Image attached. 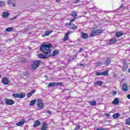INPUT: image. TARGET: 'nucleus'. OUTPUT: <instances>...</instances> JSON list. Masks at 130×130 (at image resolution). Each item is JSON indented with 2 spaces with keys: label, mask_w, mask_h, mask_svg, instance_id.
Instances as JSON below:
<instances>
[{
  "label": "nucleus",
  "mask_w": 130,
  "mask_h": 130,
  "mask_svg": "<svg viewBox=\"0 0 130 130\" xmlns=\"http://www.w3.org/2000/svg\"><path fill=\"white\" fill-rule=\"evenodd\" d=\"M4 101L6 105H13V104H15V101L12 99L5 98Z\"/></svg>",
  "instance_id": "nucleus-4"
},
{
  "label": "nucleus",
  "mask_w": 130,
  "mask_h": 130,
  "mask_svg": "<svg viewBox=\"0 0 130 130\" xmlns=\"http://www.w3.org/2000/svg\"><path fill=\"white\" fill-rule=\"evenodd\" d=\"M119 103V101L118 100V98H115L114 101L112 102V104L114 105H117Z\"/></svg>",
  "instance_id": "nucleus-22"
},
{
  "label": "nucleus",
  "mask_w": 130,
  "mask_h": 130,
  "mask_svg": "<svg viewBox=\"0 0 130 130\" xmlns=\"http://www.w3.org/2000/svg\"><path fill=\"white\" fill-rule=\"evenodd\" d=\"M119 9H123V5H122L121 6H120Z\"/></svg>",
  "instance_id": "nucleus-52"
},
{
  "label": "nucleus",
  "mask_w": 130,
  "mask_h": 130,
  "mask_svg": "<svg viewBox=\"0 0 130 130\" xmlns=\"http://www.w3.org/2000/svg\"><path fill=\"white\" fill-rule=\"evenodd\" d=\"M94 84L96 85V86H101L102 85H103V82L102 81H98L95 82H94Z\"/></svg>",
  "instance_id": "nucleus-19"
},
{
  "label": "nucleus",
  "mask_w": 130,
  "mask_h": 130,
  "mask_svg": "<svg viewBox=\"0 0 130 130\" xmlns=\"http://www.w3.org/2000/svg\"><path fill=\"white\" fill-rule=\"evenodd\" d=\"M27 29H24V32H27Z\"/></svg>",
  "instance_id": "nucleus-58"
},
{
  "label": "nucleus",
  "mask_w": 130,
  "mask_h": 130,
  "mask_svg": "<svg viewBox=\"0 0 130 130\" xmlns=\"http://www.w3.org/2000/svg\"><path fill=\"white\" fill-rule=\"evenodd\" d=\"M45 78H46V79H48V76H47V75H45Z\"/></svg>",
  "instance_id": "nucleus-57"
},
{
  "label": "nucleus",
  "mask_w": 130,
  "mask_h": 130,
  "mask_svg": "<svg viewBox=\"0 0 130 130\" xmlns=\"http://www.w3.org/2000/svg\"><path fill=\"white\" fill-rule=\"evenodd\" d=\"M41 122L39 121V120H37L35 121L34 124V127H37V126H39V125H41Z\"/></svg>",
  "instance_id": "nucleus-15"
},
{
  "label": "nucleus",
  "mask_w": 130,
  "mask_h": 130,
  "mask_svg": "<svg viewBox=\"0 0 130 130\" xmlns=\"http://www.w3.org/2000/svg\"><path fill=\"white\" fill-rule=\"evenodd\" d=\"M78 27L75 24H72V27L71 28L72 30H76Z\"/></svg>",
  "instance_id": "nucleus-36"
},
{
  "label": "nucleus",
  "mask_w": 130,
  "mask_h": 130,
  "mask_svg": "<svg viewBox=\"0 0 130 130\" xmlns=\"http://www.w3.org/2000/svg\"><path fill=\"white\" fill-rule=\"evenodd\" d=\"M95 75L96 76H102V72H96L95 73Z\"/></svg>",
  "instance_id": "nucleus-39"
},
{
  "label": "nucleus",
  "mask_w": 130,
  "mask_h": 130,
  "mask_svg": "<svg viewBox=\"0 0 130 130\" xmlns=\"http://www.w3.org/2000/svg\"><path fill=\"white\" fill-rule=\"evenodd\" d=\"M102 76H108V71L102 72Z\"/></svg>",
  "instance_id": "nucleus-31"
},
{
  "label": "nucleus",
  "mask_w": 130,
  "mask_h": 130,
  "mask_svg": "<svg viewBox=\"0 0 130 130\" xmlns=\"http://www.w3.org/2000/svg\"><path fill=\"white\" fill-rule=\"evenodd\" d=\"M0 104H2V105H5V103L4 102V101L2 100V98H1Z\"/></svg>",
  "instance_id": "nucleus-43"
},
{
  "label": "nucleus",
  "mask_w": 130,
  "mask_h": 130,
  "mask_svg": "<svg viewBox=\"0 0 130 130\" xmlns=\"http://www.w3.org/2000/svg\"><path fill=\"white\" fill-rule=\"evenodd\" d=\"M25 96L26 93H25V92L21 93L19 94V98H21V99H23V98H25Z\"/></svg>",
  "instance_id": "nucleus-28"
},
{
  "label": "nucleus",
  "mask_w": 130,
  "mask_h": 130,
  "mask_svg": "<svg viewBox=\"0 0 130 130\" xmlns=\"http://www.w3.org/2000/svg\"><path fill=\"white\" fill-rule=\"evenodd\" d=\"M63 41H66V35H64V38L63 39Z\"/></svg>",
  "instance_id": "nucleus-55"
},
{
  "label": "nucleus",
  "mask_w": 130,
  "mask_h": 130,
  "mask_svg": "<svg viewBox=\"0 0 130 130\" xmlns=\"http://www.w3.org/2000/svg\"><path fill=\"white\" fill-rule=\"evenodd\" d=\"M90 105H96V101H93L92 102H89Z\"/></svg>",
  "instance_id": "nucleus-37"
},
{
  "label": "nucleus",
  "mask_w": 130,
  "mask_h": 130,
  "mask_svg": "<svg viewBox=\"0 0 130 130\" xmlns=\"http://www.w3.org/2000/svg\"><path fill=\"white\" fill-rule=\"evenodd\" d=\"M35 92H36V90H35V89L31 90L29 92H28L26 94L27 98H30L31 97V96H32V95H33V94H34V93H35Z\"/></svg>",
  "instance_id": "nucleus-13"
},
{
  "label": "nucleus",
  "mask_w": 130,
  "mask_h": 130,
  "mask_svg": "<svg viewBox=\"0 0 130 130\" xmlns=\"http://www.w3.org/2000/svg\"><path fill=\"white\" fill-rule=\"evenodd\" d=\"M103 33V29H94L91 31L90 34V37H94V36H97L98 35H100Z\"/></svg>",
  "instance_id": "nucleus-2"
},
{
  "label": "nucleus",
  "mask_w": 130,
  "mask_h": 130,
  "mask_svg": "<svg viewBox=\"0 0 130 130\" xmlns=\"http://www.w3.org/2000/svg\"><path fill=\"white\" fill-rule=\"evenodd\" d=\"M10 16V13L8 12H4L2 13V17L3 18H8Z\"/></svg>",
  "instance_id": "nucleus-16"
},
{
  "label": "nucleus",
  "mask_w": 130,
  "mask_h": 130,
  "mask_svg": "<svg viewBox=\"0 0 130 130\" xmlns=\"http://www.w3.org/2000/svg\"><path fill=\"white\" fill-rule=\"evenodd\" d=\"M110 61H111L110 58H107V60L104 62V64L105 66H108V64H110Z\"/></svg>",
  "instance_id": "nucleus-18"
},
{
  "label": "nucleus",
  "mask_w": 130,
  "mask_h": 130,
  "mask_svg": "<svg viewBox=\"0 0 130 130\" xmlns=\"http://www.w3.org/2000/svg\"><path fill=\"white\" fill-rule=\"evenodd\" d=\"M81 56H85V55H84V54H82Z\"/></svg>",
  "instance_id": "nucleus-60"
},
{
  "label": "nucleus",
  "mask_w": 130,
  "mask_h": 130,
  "mask_svg": "<svg viewBox=\"0 0 130 130\" xmlns=\"http://www.w3.org/2000/svg\"><path fill=\"white\" fill-rule=\"evenodd\" d=\"M0 100H1V97H0Z\"/></svg>",
  "instance_id": "nucleus-62"
},
{
  "label": "nucleus",
  "mask_w": 130,
  "mask_h": 130,
  "mask_svg": "<svg viewBox=\"0 0 130 130\" xmlns=\"http://www.w3.org/2000/svg\"><path fill=\"white\" fill-rule=\"evenodd\" d=\"M72 26H73V23L71 22L66 23V27H67V28H69V29H72Z\"/></svg>",
  "instance_id": "nucleus-25"
},
{
  "label": "nucleus",
  "mask_w": 130,
  "mask_h": 130,
  "mask_svg": "<svg viewBox=\"0 0 130 130\" xmlns=\"http://www.w3.org/2000/svg\"><path fill=\"white\" fill-rule=\"evenodd\" d=\"M77 13L76 12H75V11H73V12H72V13H71V16H72V17H73V18H74V19H76L77 18Z\"/></svg>",
  "instance_id": "nucleus-26"
},
{
  "label": "nucleus",
  "mask_w": 130,
  "mask_h": 130,
  "mask_svg": "<svg viewBox=\"0 0 130 130\" xmlns=\"http://www.w3.org/2000/svg\"><path fill=\"white\" fill-rule=\"evenodd\" d=\"M53 31L52 30H47L45 32V34L42 35V37H45V36H48L49 34H51Z\"/></svg>",
  "instance_id": "nucleus-14"
},
{
  "label": "nucleus",
  "mask_w": 130,
  "mask_h": 130,
  "mask_svg": "<svg viewBox=\"0 0 130 130\" xmlns=\"http://www.w3.org/2000/svg\"><path fill=\"white\" fill-rule=\"evenodd\" d=\"M13 30V27H8L6 29L7 32H12Z\"/></svg>",
  "instance_id": "nucleus-34"
},
{
  "label": "nucleus",
  "mask_w": 130,
  "mask_h": 130,
  "mask_svg": "<svg viewBox=\"0 0 130 130\" xmlns=\"http://www.w3.org/2000/svg\"><path fill=\"white\" fill-rule=\"evenodd\" d=\"M55 2H56V3H59V2H60V0H55Z\"/></svg>",
  "instance_id": "nucleus-56"
},
{
  "label": "nucleus",
  "mask_w": 130,
  "mask_h": 130,
  "mask_svg": "<svg viewBox=\"0 0 130 130\" xmlns=\"http://www.w3.org/2000/svg\"><path fill=\"white\" fill-rule=\"evenodd\" d=\"M35 103H36V100L31 101L29 104V106H34V105H35Z\"/></svg>",
  "instance_id": "nucleus-27"
},
{
  "label": "nucleus",
  "mask_w": 130,
  "mask_h": 130,
  "mask_svg": "<svg viewBox=\"0 0 130 130\" xmlns=\"http://www.w3.org/2000/svg\"><path fill=\"white\" fill-rule=\"evenodd\" d=\"M17 17H18V15L15 16L14 17L11 18L10 20H16V19H17Z\"/></svg>",
  "instance_id": "nucleus-47"
},
{
  "label": "nucleus",
  "mask_w": 130,
  "mask_h": 130,
  "mask_svg": "<svg viewBox=\"0 0 130 130\" xmlns=\"http://www.w3.org/2000/svg\"><path fill=\"white\" fill-rule=\"evenodd\" d=\"M122 90L124 92H126V91H127V84L126 83L123 84Z\"/></svg>",
  "instance_id": "nucleus-20"
},
{
  "label": "nucleus",
  "mask_w": 130,
  "mask_h": 130,
  "mask_svg": "<svg viewBox=\"0 0 130 130\" xmlns=\"http://www.w3.org/2000/svg\"><path fill=\"white\" fill-rule=\"evenodd\" d=\"M122 70L125 72V71L127 70V62L125 60L123 61V65L122 67Z\"/></svg>",
  "instance_id": "nucleus-12"
},
{
  "label": "nucleus",
  "mask_w": 130,
  "mask_h": 130,
  "mask_svg": "<svg viewBox=\"0 0 130 130\" xmlns=\"http://www.w3.org/2000/svg\"><path fill=\"white\" fill-rule=\"evenodd\" d=\"M126 125H130V118H128L125 122Z\"/></svg>",
  "instance_id": "nucleus-33"
},
{
  "label": "nucleus",
  "mask_w": 130,
  "mask_h": 130,
  "mask_svg": "<svg viewBox=\"0 0 130 130\" xmlns=\"http://www.w3.org/2000/svg\"><path fill=\"white\" fill-rule=\"evenodd\" d=\"M61 85H62V83L61 82H51L48 85V87H54L55 86H61Z\"/></svg>",
  "instance_id": "nucleus-7"
},
{
  "label": "nucleus",
  "mask_w": 130,
  "mask_h": 130,
  "mask_svg": "<svg viewBox=\"0 0 130 130\" xmlns=\"http://www.w3.org/2000/svg\"><path fill=\"white\" fill-rule=\"evenodd\" d=\"M12 7H16V4L14 3H12Z\"/></svg>",
  "instance_id": "nucleus-51"
},
{
  "label": "nucleus",
  "mask_w": 130,
  "mask_h": 130,
  "mask_svg": "<svg viewBox=\"0 0 130 130\" xmlns=\"http://www.w3.org/2000/svg\"><path fill=\"white\" fill-rule=\"evenodd\" d=\"M96 130H108V128H96Z\"/></svg>",
  "instance_id": "nucleus-42"
},
{
  "label": "nucleus",
  "mask_w": 130,
  "mask_h": 130,
  "mask_svg": "<svg viewBox=\"0 0 130 130\" xmlns=\"http://www.w3.org/2000/svg\"><path fill=\"white\" fill-rule=\"evenodd\" d=\"M81 0H73L74 4H78V3H80Z\"/></svg>",
  "instance_id": "nucleus-40"
},
{
  "label": "nucleus",
  "mask_w": 130,
  "mask_h": 130,
  "mask_svg": "<svg viewBox=\"0 0 130 130\" xmlns=\"http://www.w3.org/2000/svg\"><path fill=\"white\" fill-rule=\"evenodd\" d=\"M57 54H58V50L55 49L53 51L51 54V50H50V53H49V57H52V56H55Z\"/></svg>",
  "instance_id": "nucleus-8"
},
{
  "label": "nucleus",
  "mask_w": 130,
  "mask_h": 130,
  "mask_svg": "<svg viewBox=\"0 0 130 130\" xmlns=\"http://www.w3.org/2000/svg\"><path fill=\"white\" fill-rule=\"evenodd\" d=\"M47 113H48L49 114H51V111H50V110H48L47 111Z\"/></svg>",
  "instance_id": "nucleus-50"
},
{
  "label": "nucleus",
  "mask_w": 130,
  "mask_h": 130,
  "mask_svg": "<svg viewBox=\"0 0 130 130\" xmlns=\"http://www.w3.org/2000/svg\"><path fill=\"white\" fill-rule=\"evenodd\" d=\"M6 5V2L4 1H0V8H2V7H5Z\"/></svg>",
  "instance_id": "nucleus-30"
},
{
  "label": "nucleus",
  "mask_w": 130,
  "mask_h": 130,
  "mask_svg": "<svg viewBox=\"0 0 130 130\" xmlns=\"http://www.w3.org/2000/svg\"><path fill=\"white\" fill-rule=\"evenodd\" d=\"M2 82L3 84H4V85H8V84L9 83V79H8L7 77H4L2 78Z\"/></svg>",
  "instance_id": "nucleus-10"
},
{
  "label": "nucleus",
  "mask_w": 130,
  "mask_h": 130,
  "mask_svg": "<svg viewBox=\"0 0 130 130\" xmlns=\"http://www.w3.org/2000/svg\"><path fill=\"white\" fill-rule=\"evenodd\" d=\"M81 37L83 39H87L88 38V34L84 32V31H82L81 32Z\"/></svg>",
  "instance_id": "nucleus-11"
},
{
  "label": "nucleus",
  "mask_w": 130,
  "mask_h": 130,
  "mask_svg": "<svg viewBox=\"0 0 130 130\" xmlns=\"http://www.w3.org/2000/svg\"><path fill=\"white\" fill-rule=\"evenodd\" d=\"M24 123L25 120H22L20 122L17 123L16 125H18V126H21V125H23Z\"/></svg>",
  "instance_id": "nucleus-24"
},
{
  "label": "nucleus",
  "mask_w": 130,
  "mask_h": 130,
  "mask_svg": "<svg viewBox=\"0 0 130 130\" xmlns=\"http://www.w3.org/2000/svg\"><path fill=\"white\" fill-rule=\"evenodd\" d=\"M118 116H119V113H117L113 115V118L115 119H116V118H117Z\"/></svg>",
  "instance_id": "nucleus-29"
},
{
  "label": "nucleus",
  "mask_w": 130,
  "mask_h": 130,
  "mask_svg": "<svg viewBox=\"0 0 130 130\" xmlns=\"http://www.w3.org/2000/svg\"><path fill=\"white\" fill-rule=\"evenodd\" d=\"M103 63L101 62H96L95 63V67H100L102 64H103Z\"/></svg>",
  "instance_id": "nucleus-35"
},
{
  "label": "nucleus",
  "mask_w": 130,
  "mask_h": 130,
  "mask_svg": "<svg viewBox=\"0 0 130 130\" xmlns=\"http://www.w3.org/2000/svg\"><path fill=\"white\" fill-rule=\"evenodd\" d=\"M53 46L51 44H42L40 47V51H42L43 54H40L39 57L40 58L45 59L49 57V53L50 52V48H52Z\"/></svg>",
  "instance_id": "nucleus-1"
},
{
  "label": "nucleus",
  "mask_w": 130,
  "mask_h": 130,
  "mask_svg": "<svg viewBox=\"0 0 130 130\" xmlns=\"http://www.w3.org/2000/svg\"><path fill=\"white\" fill-rule=\"evenodd\" d=\"M79 67H85V66H84V64H80L79 65Z\"/></svg>",
  "instance_id": "nucleus-53"
},
{
  "label": "nucleus",
  "mask_w": 130,
  "mask_h": 130,
  "mask_svg": "<svg viewBox=\"0 0 130 130\" xmlns=\"http://www.w3.org/2000/svg\"><path fill=\"white\" fill-rule=\"evenodd\" d=\"M73 33V31H68L66 34V41L69 40V35L70 34H72Z\"/></svg>",
  "instance_id": "nucleus-21"
},
{
  "label": "nucleus",
  "mask_w": 130,
  "mask_h": 130,
  "mask_svg": "<svg viewBox=\"0 0 130 130\" xmlns=\"http://www.w3.org/2000/svg\"><path fill=\"white\" fill-rule=\"evenodd\" d=\"M41 130H47V123L44 122L43 123V125L41 128Z\"/></svg>",
  "instance_id": "nucleus-17"
},
{
  "label": "nucleus",
  "mask_w": 130,
  "mask_h": 130,
  "mask_svg": "<svg viewBox=\"0 0 130 130\" xmlns=\"http://www.w3.org/2000/svg\"><path fill=\"white\" fill-rule=\"evenodd\" d=\"M83 50H84V48H80L79 50V53H81Z\"/></svg>",
  "instance_id": "nucleus-45"
},
{
  "label": "nucleus",
  "mask_w": 130,
  "mask_h": 130,
  "mask_svg": "<svg viewBox=\"0 0 130 130\" xmlns=\"http://www.w3.org/2000/svg\"><path fill=\"white\" fill-rule=\"evenodd\" d=\"M40 63H41V61L39 60H34L33 63L31 65V69L32 70H36V69L40 66Z\"/></svg>",
  "instance_id": "nucleus-3"
},
{
  "label": "nucleus",
  "mask_w": 130,
  "mask_h": 130,
  "mask_svg": "<svg viewBox=\"0 0 130 130\" xmlns=\"http://www.w3.org/2000/svg\"><path fill=\"white\" fill-rule=\"evenodd\" d=\"M76 20V18H73V19L70 20V23H72V22H74Z\"/></svg>",
  "instance_id": "nucleus-49"
},
{
  "label": "nucleus",
  "mask_w": 130,
  "mask_h": 130,
  "mask_svg": "<svg viewBox=\"0 0 130 130\" xmlns=\"http://www.w3.org/2000/svg\"><path fill=\"white\" fill-rule=\"evenodd\" d=\"M90 9H93V8H90Z\"/></svg>",
  "instance_id": "nucleus-63"
},
{
  "label": "nucleus",
  "mask_w": 130,
  "mask_h": 130,
  "mask_svg": "<svg viewBox=\"0 0 130 130\" xmlns=\"http://www.w3.org/2000/svg\"><path fill=\"white\" fill-rule=\"evenodd\" d=\"M2 77V75H0V78Z\"/></svg>",
  "instance_id": "nucleus-61"
},
{
  "label": "nucleus",
  "mask_w": 130,
  "mask_h": 130,
  "mask_svg": "<svg viewBox=\"0 0 130 130\" xmlns=\"http://www.w3.org/2000/svg\"><path fill=\"white\" fill-rule=\"evenodd\" d=\"M23 75V76H25V77H28L30 74L27 72H24Z\"/></svg>",
  "instance_id": "nucleus-38"
},
{
  "label": "nucleus",
  "mask_w": 130,
  "mask_h": 130,
  "mask_svg": "<svg viewBox=\"0 0 130 130\" xmlns=\"http://www.w3.org/2000/svg\"><path fill=\"white\" fill-rule=\"evenodd\" d=\"M127 98H128V99H130V94L127 95Z\"/></svg>",
  "instance_id": "nucleus-54"
},
{
  "label": "nucleus",
  "mask_w": 130,
  "mask_h": 130,
  "mask_svg": "<svg viewBox=\"0 0 130 130\" xmlns=\"http://www.w3.org/2000/svg\"><path fill=\"white\" fill-rule=\"evenodd\" d=\"M77 55H74V56L67 55L68 63H70L71 61H73L75 59V58L77 57Z\"/></svg>",
  "instance_id": "nucleus-9"
},
{
  "label": "nucleus",
  "mask_w": 130,
  "mask_h": 130,
  "mask_svg": "<svg viewBox=\"0 0 130 130\" xmlns=\"http://www.w3.org/2000/svg\"><path fill=\"white\" fill-rule=\"evenodd\" d=\"M105 116H106V117H110V114H109L108 113H106V114H105Z\"/></svg>",
  "instance_id": "nucleus-46"
},
{
  "label": "nucleus",
  "mask_w": 130,
  "mask_h": 130,
  "mask_svg": "<svg viewBox=\"0 0 130 130\" xmlns=\"http://www.w3.org/2000/svg\"><path fill=\"white\" fill-rule=\"evenodd\" d=\"M116 94H117V92L116 91H114L112 92V95L113 96H115V95H116Z\"/></svg>",
  "instance_id": "nucleus-44"
},
{
  "label": "nucleus",
  "mask_w": 130,
  "mask_h": 130,
  "mask_svg": "<svg viewBox=\"0 0 130 130\" xmlns=\"http://www.w3.org/2000/svg\"><path fill=\"white\" fill-rule=\"evenodd\" d=\"M80 127H81V126H80V125H78L76 126L74 130H79V129H80Z\"/></svg>",
  "instance_id": "nucleus-41"
},
{
  "label": "nucleus",
  "mask_w": 130,
  "mask_h": 130,
  "mask_svg": "<svg viewBox=\"0 0 130 130\" xmlns=\"http://www.w3.org/2000/svg\"><path fill=\"white\" fill-rule=\"evenodd\" d=\"M12 96L14 98H19V93H13Z\"/></svg>",
  "instance_id": "nucleus-32"
},
{
  "label": "nucleus",
  "mask_w": 130,
  "mask_h": 130,
  "mask_svg": "<svg viewBox=\"0 0 130 130\" xmlns=\"http://www.w3.org/2000/svg\"><path fill=\"white\" fill-rule=\"evenodd\" d=\"M37 105L39 108L42 109L44 107V104L43 103V101L42 99H39L37 100Z\"/></svg>",
  "instance_id": "nucleus-6"
},
{
  "label": "nucleus",
  "mask_w": 130,
  "mask_h": 130,
  "mask_svg": "<svg viewBox=\"0 0 130 130\" xmlns=\"http://www.w3.org/2000/svg\"><path fill=\"white\" fill-rule=\"evenodd\" d=\"M117 41V40L115 38H112L109 41H107V45H113V44H115Z\"/></svg>",
  "instance_id": "nucleus-5"
},
{
  "label": "nucleus",
  "mask_w": 130,
  "mask_h": 130,
  "mask_svg": "<svg viewBox=\"0 0 130 130\" xmlns=\"http://www.w3.org/2000/svg\"><path fill=\"white\" fill-rule=\"evenodd\" d=\"M122 35H123V32L121 31H118L115 34L116 37H120V36H122Z\"/></svg>",
  "instance_id": "nucleus-23"
},
{
  "label": "nucleus",
  "mask_w": 130,
  "mask_h": 130,
  "mask_svg": "<svg viewBox=\"0 0 130 130\" xmlns=\"http://www.w3.org/2000/svg\"><path fill=\"white\" fill-rule=\"evenodd\" d=\"M7 4H8V5H12V1H8V2H7Z\"/></svg>",
  "instance_id": "nucleus-48"
},
{
  "label": "nucleus",
  "mask_w": 130,
  "mask_h": 130,
  "mask_svg": "<svg viewBox=\"0 0 130 130\" xmlns=\"http://www.w3.org/2000/svg\"><path fill=\"white\" fill-rule=\"evenodd\" d=\"M128 73H130V68L128 70Z\"/></svg>",
  "instance_id": "nucleus-59"
}]
</instances>
